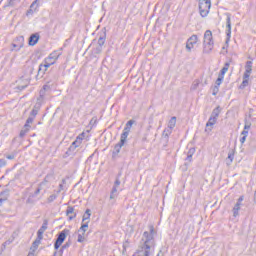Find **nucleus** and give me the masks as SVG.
<instances>
[{"label":"nucleus","instance_id":"f257e3e1","mask_svg":"<svg viewBox=\"0 0 256 256\" xmlns=\"http://www.w3.org/2000/svg\"><path fill=\"white\" fill-rule=\"evenodd\" d=\"M155 227L149 226V232L145 231L138 245V251L132 256H150L151 249H155Z\"/></svg>","mask_w":256,"mask_h":256},{"label":"nucleus","instance_id":"f03ea898","mask_svg":"<svg viewBox=\"0 0 256 256\" xmlns=\"http://www.w3.org/2000/svg\"><path fill=\"white\" fill-rule=\"evenodd\" d=\"M213 47H215V42H213V32H211V30H206L204 33L203 53H211Z\"/></svg>","mask_w":256,"mask_h":256},{"label":"nucleus","instance_id":"7ed1b4c3","mask_svg":"<svg viewBox=\"0 0 256 256\" xmlns=\"http://www.w3.org/2000/svg\"><path fill=\"white\" fill-rule=\"evenodd\" d=\"M211 10V0H199V13L201 17H207Z\"/></svg>","mask_w":256,"mask_h":256},{"label":"nucleus","instance_id":"20e7f679","mask_svg":"<svg viewBox=\"0 0 256 256\" xmlns=\"http://www.w3.org/2000/svg\"><path fill=\"white\" fill-rule=\"evenodd\" d=\"M70 230L69 229H64L62 230L59 234L58 237L54 243V249L57 251L61 245H63L65 239H67V235H69Z\"/></svg>","mask_w":256,"mask_h":256},{"label":"nucleus","instance_id":"39448f33","mask_svg":"<svg viewBox=\"0 0 256 256\" xmlns=\"http://www.w3.org/2000/svg\"><path fill=\"white\" fill-rule=\"evenodd\" d=\"M127 143V138L124 136L120 137V141L114 146V150L112 152V157H117L121 153V149Z\"/></svg>","mask_w":256,"mask_h":256},{"label":"nucleus","instance_id":"423d86ee","mask_svg":"<svg viewBox=\"0 0 256 256\" xmlns=\"http://www.w3.org/2000/svg\"><path fill=\"white\" fill-rule=\"evenodd\" d=\"M87 229H89V221L85 222L81 225V227L79 228L78 232L80 234H78V239L77 242L78 243H83L85 242V233L87 232Z\"/></svg>","mask_w":256,"mask_h":256},{"label":"nucleus","instance_id":"0eeeda50","mask_svg":"<svg viewBox=\"0 0 256 256\" xmlns=\"http://www.w3.org/2000/svg\"><path fill=\"white\" fill-rule=\"evenodd\" d=\"M226 47H229L231 41V14H226Z\"/></svg>","mask_w":256,"mask_h":256},{"label":"nucleus","instance_id":"6e6552de","mask_svg":"<svg viewBox=\"0 0 256 256\" xmlns=\"http://www.w3.org/2000/svg\"><path fill=\"white\" fill-rule=\"evenodd\" d=\"M198 37L197 35H192L186 42V49L187 51H191V49H193V47H195V45H197V41H198Z\"/></svg>","mask_w":256,"mask_h":256},{"label":"nucleus","instance_id":"1a4fd4ad","mask_svg":"<svg viewBox=\"0 0 256 256\" xmlns=\"http://www.w3.org/2000/svg\"><path fill=\"white\" fill-rule=\"evenodd\" d=\"M48 91H51V86L46 84V85L43 86V88L39 92L38 101L40 103H43V101H45V97L47 96Z\"/></svg>","mask_w":256,"mask_h":256},{"label":"nucleus","instance_id":"9d476101","mask_svg":"<svg viewBox=\"0 0 256 256\" xmlns=\"http://www.w3.org/2000/svg\"><path fill=\"white\" fill-rule=\"evenodd\" d=\"M135 124V120H129L124 127L123 133L121 134L122 137L126 139L129 137V133H131V127Z\"/></svg>","mask_w":256,"mask_h":256},{"label":"nucleus","instance_id":"9b49d317","mask_svg":"<svg viewBox=\"0 0 256 256\" xmlns=\"http://www.w3.org/2000/svg\"><path fill=\"white\" fill-rule=\"evenodd\" d=\"M59 52L54 51L49 54L47 58L44 59V61H47L48 63H51L52 65H55L57 63V60L59 59Z\"/></svg>","mask_w":256,"mask_h":256},{"label":"nucleus","instance_id":"f8f14e48","mask_svg":"<svg viewBox=\"0 0 256 256\" xmlns=\"http://www.w3.org/2000/svg\"><path fill=\"white\" fill-rule=\"evenodd\" d=\"M66 215L69 221H73V219L77 217V213H75V208H73V206H68L66 209Z\"/></svg>","mask_w":256,"mask_h":256},{"label":"nucleus","instance_id":"ddd939ff","mask_svg":"<svg viewBox=\"0 0 256 256\" xmlns=\"http://www.w3.org/2000/svg\"><path fill=\"white\" fill-rule=\"evenodd\" d=\"M49 225V221L47 219H45L43 221L42 226L40 227V229L37 231V237H40L43 239V233H45V231H47V227Z\"/></svg>","mask_w":256,"mask_h":256},{"label":"nucleus","instance_id":"4468645a","mask_svg":"<svg viewBox=\"0 0 256 256\" xmlns=\"http://www.w3.org/2000/svg\"><path fill=\"white\" fill-rule=\"evenodd\" d=\"M37 43H39V34L38 33L32 34L29 37V45L31 47H35V45H37Z\"/></svg>","mask_w":256,"mask_h":256},{"label":"nucleus","instance_id":"2eb2a0df","mask_svg":"<svg viewBox=\"0 0 256 256\" xmlns=\"http://www.w3.org/2000/svg\"><path fill=\"white\" fill-rule=\"evenodd\" d=\"M83 137H85V133L80 134L76 137V140L72 142V146L77 149V147H81V143H83Z\"/></svg>","mask_w":256,"mask_h":256},{"label":"nucleus","instance_id":"dca6fc26","mask_svg":"<svg viewBox=\"0 0 256 256\" xmlns=\"http://www.w3.org/2000/svg\"><path fill=\"white\" fill-rule=\"evenodd\" d=\"M43 238L37 236L36 240L32 243L31 251L35 252L39 248V245H41V240Z\"/></svg>","mask_w":256,"mask_h":256},{"label":"nucleus","instance_id":"f3484780","mask_svg":"<svg viewBox=\"0 0 256 256\" xmlns=\"http://www.w3.org/2000/svg\"><path fill=\"white\" fill-rule=\"evenodd\" d=\"M221 114V106H217L213 109L210 117H213L214 119H219V115Z\"/></svg>","mask_w":256,"mask_h":256},{"label":"nucleus","instance_id":"a211bd4d","mask_svg":"<svg viewBox=\"0 0 256 256\" xmlns=\"http://www.w3.org/2000/svg\"><path fill=\"white\" fill-rule=\"evenodd\" d=\"M119 197V191L117 186H113L111 193H110V199H117Z\"/></svg>","mask_w":256,"mask_h":256},{"label":"nucleus","instance_id":"6ab92c4d","mask_svg":"<svg viewBox=\"0 0 256 256\" xmlns=\"http://www.w3.org/2000/svg\"><path fill=\"white\" fill-rule=\"evenodd\" d=\"M231 63L229 62H226L224 64V67L221 69L219 75L222 76V77H225V73H227L229 71V67H230Z\"/></svg>","mask_w":256,"mask_h":256},{"label":"nucleus","instance_id":"aec40b11","mask_svg":"<svg viewBox=\"0 0 256 256\" xmlns=\"http://www.w3.org/2000/svg\"><path fill=\"white\" fill-rule=\"evenodd\" d=\"M175 125H177V117L173 116L168 122V129H175Z\"/></svg>","mask_w":256,"mask_h":256},{"label":"nucleus","instance_id":"412c9836","mask_svg":"<svg viewBox=\"0 0 256 256\" xmlns=\"http://www.w3.org/2000/svg\"><path fill=\"white\" fill-rule=\"evenodd\" d=\"M239 211H241V204L236 203L234 208H233V217H238L239 216Z\"/></svg>","mask_w":256,"mask_h":256},{"label":"nucleus","instance_id":"4be33fe9","mask_svg":"<svg viewBox=\"0 0 256 256\" xmlns=\"http://www.w3.org/2000/svg\"><path fill=\"white\" fill-rule=\"evenodd\" d=\"M89 219H91V210L90 209H86L84 215H83V223H85L86 221H88Z\"/></svg>","mask_w":256,"mask_h":256},{"label":"nucleus","instance_id":"5701e85b","mask_svg":"<svg viewBox=\"0 0 256 256\" xmlns=\"http://www.w3.org/2000/svg\"><path fill=\"white\" fill-rule=\"evenodd\" d=\"M215 123H217V118H213V116H210L208 122L206 123V127H213V125H215Z\"/></svg>","mask_w":256,"mask_h":256},{"label":"nucleus","instance_id":"b1692460","mask_svg":"<svg viewBox=\"0 0 256 256\" xmlns=\"http://www.w3.org/2000/svg\"><path fill=\"white\" fill-rule=\"evenodd\" d=\"M245 69H246L245 70L246 73H251V71H253V62L252 61H247Z\"/></svg>","mask_w":256,"mask_h":256},{"label":"nucleus","instance_id":"393cba45","mask_svg":"<svg viewBox=\"0 0 256 256\" xmlns=\"http://www.w3.org/2000/svg\"><path fill=\"white\" fill-rule=\"evenodd\" d=\"M45 73H47V68H45L43 64H40L38 69V75H40V77H43Z\"/></svg>","mask_w":256,"mask_h":256},{"label":"nucleus","instance_id":"a878e982","mask_svg":"<svg viewBox=\"0 0 256 256\" xmlns=\"http://www.w3.org/2000/svg\"><path fill=\"white\" fill-rule=\"evenodd\" d=\"M171 133H173V129H171V128H166V129H164L162 135H163V137H165L166 139H169V135H171Z\"/></svg>","mask_w":256,"mask_h":256},{"label":"nucleus","instance_id":"bb28decb","mask_svg":"<svg viewBox=\"0 0 256 256\" xmlns=\"http://www.w3.org/2000/svg\"><path fill=\"white\" fill-rule=\"evenodd\" d=\"M107 38V35L104 33L103 36H100L98 39V45L100 47H103L105 45V39Z\"/></svg>","mask_w":256,"mask_h":256},{"label":"nucleus","instance_id":"cd10ccee","mask_svg":"<svg viewBox=\"0 0 256 256\" xmlns=\"http://www.w3.org/2000/svg\"><path fill=\"white\" fill-rule=\"evenodd\" d=\"M37 1H39V0H35V1L30 5V9L27 11V15H29V13H33V9H34V11L37 9Z\"/></svg>","mask_w":256,"mask_h":256},{"label":"nucleus","instance_id":"c85d7f7f","mask_svg":"<svg viewBox=\"0 0 256 256\" xmlns=\"http://www.w3.org/2000/svg\"><path fill=\"white\" fill-rule=\"evenodd\" d=\"M6 159H9L10 161H13L15 157H17V151H13L11 154H5Z\"/></svg>","mask_w":256,"mask_h":256},{"label":"nucleus","instance_id":"c756f323","mask_svg":"<svg viewBox=\"0 0 256 256\" xmlns=\"http://www.w3.org/2000/svg\"><path fill=\"white\" fill-rule=\"evenodd\" d=\"M225 79V76H221V75H218V78H217V80H216V82H215V85L217 86V87H220L221 86V83H223V80Z\"/></svg>","mask_w":256,"mask_h":256},{"label":"nucleus","instance_id":"7c9ffc66","mask_svg":"<svg viewBox=\"0 0 256 256\" xmlns=\"http://www.w3.org/2000/svg\"><path fill=\"white\" fill-rule=\"evenodd\" d=\"M249 85V80H243L242 83L239 86V89L243 90L245 87Z\"/></svg>","mask_w":256,"mask_h":256},{"label":"nucleus","instance_id":"2f4dec72","mask_svg":"<svg viewBox=\"0 0 256 256\" xmlns=\"http://www.w3.org/2000/svg\"><path fill=\"white\" fill-rule=\"evenodd\" d=\"M57 199V194H52L47 198V203H53Z\"/></svg>","mask_w":256,"mask_h":256},{"label":"nucleus","instance_id":"473e14b6","mask_svg":"<svg viewBox=\"0 0 256 256\" xmlns=\"http://www.w3.org/2000/svg\"><path fill=\"white\" fill-rule=\"evenodd\" d=\"M75 146H72V144L70 145V147L68 148V151L66 152V155H71V153L75 152Z\"/></svg>","mask_w":256,"mask_h":256},{"label":"nucleus","instance_id":"72a5a7b5","mask_svg":"<svg viewBox=\"0 0 256 256\" xmlns=\"http://www.w3.org/2000/svg\"><path fill=\"white\" fill-rule=\"evenodd\" d=\"M228 159H229L230 163H233V159H235V154L233 152H229ZM230 163H228V165H230Z\"/></svg>","mask_w":256,"mask_h":256},{"label":"nucleus","instance_id":"f704fd0d","mask_svg":"<svg viewBox=\"0 0 256 256\" xmlns=\"http://www.w3.org/2000/svg\"><path fill=\"white\" fill-rule=\"evenodd\" d=\"M46 70L53 65L51 62H47V60H44V63L42 64Z\"/></svg>","mask_w":256,"mask_h":256},{"label":"nucleus","instance_id":"c9c22d12","mask_svg":"<svg viewBox=\"0 0 256 256\" xmlns=\"http://www.w3.org/2000/svg\"><path fill=\"white\" fill-rule=\"evenodd\" d=\"M251 76V73L244 72L243 74V81H249V77Z\"/></svg>","mask_w":256,"mask_h":256},{"label":"nucleus","instance_id":"e433bc0d","mask_svg":"<svg viewBox=\"0 0 256 256\" xmlns=\"http://www.w3.org/2000/svg\"><path fill=\"white\" fill-rule=\"evenodd\" d=\"M217 93H219V86H214L213 88H212V95H217Z\"/></svg>","mask_w":256,"mask_h":256},{"label":"nucleus","instance_id":"4c0bfd02","mask_svg":"<svg viewBox=\"0 0 256 256\" xmlns=\"http://www.w3.org/2000/svg\"><path fill=\"white\" fill-rule=\"evenodd\" d=\"M39 113V111L37 110V109H32V111L30 112V117H34V119H35V117H37V114Z\"/></svg>","mask_w":256,"mask_h":256},{"label":"nucleus","instance_id":"58836bf2","mask_svg":"<svg viewBox=\"0 0 256 256\" xmlns=\"http://www.w3.org/2000/svg\"><path fill=\"white\" fill-rule=\"evenodd\" d=\"M33 121H35V117L29 116L28 119L26 120V123H27L28 125H31V123H33Z\"/></svg>","mask_w":256,"mask_h":256},{"label":"nucleus","instance_id":"ea45409f","mask_svg":"<svg viewBox=\"0 0 256 256\" xmlns=\"http://www.w3.org/2000/svg\"><path fill=\"white\" fill-rule=\"evenodd\" d=\"M5 165H7V161H5V159H0V169L1 167H5Z\"/></svg>","mask_w":256,"mask_h":256},{"label":"nucleus","instance_id":"a19ab883","mask_svg":"<svg viewBox=\"0 0 256 256\" xmlns=\"http://www.w3.org/2000/svg\"><path fill=\"white\" fill-rule=\"evenodd\" d=\"M27 133H29L27 130L22 129V130L20 131V137H24L25 135H27Z\"/></svg>","mask_w":256,"mask_h":256},{"label":"nucleus","instance_id":"79ce46f5","mask_svg":"<svg viewBox=\"0 0 256 256\" xmlns=\"http://www.w3.org/2000/svg\"><path fill=\"white\" fill-rule=\"evenodd\" d=\"M119 185H121V180H119V178H116L114 182V187H119Z\"/></svg>","mask_w":256,"mask_h":256},{"label":"nucleus","instance_id":"37998d69","mask_svg":"<svg viewBox=\"0 0 256 256\" xmlns=\"http://www.w3.org/2000/svg\"><path fill=\"white\" fill-rule=\"evenodd\" d=\"M30 129H31V124H27L26 122L24 125V130L29 132Z\"/></svg>","mask_w":256,"mask_h":256},{"label":"nucleus","instance_id":"c03bdc74","mask_svg":"<svg viewBox=\"0 0 256 256\" xmlns=\"http://www.w3.org/2000/svg\"><path fill=\"white\" fill-rule=\"evenodd\" d=\"M249 129H251V124H250V123H246V124L244 125V130H245V131H249Z\"/></svg>","mask_w":256,"mask_h":256},{"label":"nucleus","instance_id":"a18cd8bd","mask_svg":"<svg viewBox=\"0 0 256 256\" xmlns=\"http://www.w3.org/2000/svg\"><path fill=\"white\" fill-rule=\"evenodd\" d=\"M241 135H242V137H247V135H249V130H243L241 132Z\"/></svg>","mask_w":256,"mask_h":256},{"label":"nucleus","instance_id":"49530a36","mask_svg":"<svg viewBox=\"0 0 256 256\" xmlns=\"http://www.w3.org/2000/svg\"><path fill=\"white\" fill-rule=\"evenodd\" d=\"M195 154V148H190L187 155H194Z\"/></svg>","mask_w":256,"mask_h":256},{"label":"nucleus","instance_id":"de8ad7c7","mask_svg":"<svg viewBox=\"0 0 256 256\" xmlns=\"http://www.w3.org/2000/svg\"><path fill=\"white\" fill-rule=\"evenodd\" d=\"M245 141H247V136H242L240 138V143L243 145V143H245Z\"/></svg>","mask_w":256,"mask_h":256},{"label":"nucleus","instance_id":"09e8293b","mask_svg":"<svg viewBox=\"0 0 256 256\" xmlns=\"http://www.w3.org/2000/svg\"><path fill=\"white\" fill-rule=\"evenodd\" d=\"M70 243L69 242H66L63 246H62V249H69V247H70Z\"/></svg>","mask_w":256,"mask_h":256},{"label":"nucleus","instance_id":"8fccbe9b","mask_svg":"<svg viewBox=\"0 0 256 256\" xmlns=\"http://www.w3.org/2000/svg\"><path fill=\"white\" fill-rule=\"evenodd\" d=\"M41 186H39L36 190H35V192H34V195H39V193H41Z\"/></svg>","mask_w":256,"mask_h":256},{"label":"nucleus","instance_id":"3c124183","mask_svg":"<svg viewBox=\"0 0 256 256\" xmlns=\"http://www.w3.org/2000/svg\"><path fill=\"white\" fill-rule=\"evenodd\" d=\"M243 199H244V197L240 196L236 203H239V205H241V203H243Z\"/></svg>","mask_w":256,"mask_h":256},{"label":"nucleus","instance_id":"603ef678","mask_svg":"<svg viewBox=\"0 0 256 256\" xmlns=\"http://www.w3.org/2000/svg\"><path fill=\"white\" fill-rule=\"evenodd\" d=\"M191 159H193V156L191 154H187L186 161L191 162Z\"/></svg>","mask_w":256,"mask_h":256},{"label":"nucleus","instance_id":"864d4df0","mask_svg":"<svg viewBox=\"0 0 256 256\" xmlns=\"http://www.w3.org/2000/svg\"><path fill=\"white\" fill-rule=\"evenodd\" d=\"M63 251H65V250L61 247L60 250L58 251V255L62 256L63 255Z\"/></svg>","mask_w":256,"mask_h":256},{"label":"nucleus","instance_id":"5fc2aeb1","mask_svg":"<svg viewBox=\"0 0 256 256\" xmlns=\"http://www.w3.org/2000/svg\"><path fill=\"white\" fill-rule=\"evenodd\" d=\"M63 189V184H60L59 185V190H58V193H61V190Z\"/></svg>","mask_w":256,"mask_h":256},{"label":"nucleus","instance_id":"6e6d98bb","mask_svg":"<svg viewBox=\"0 0 256 256\" xmlns=\"http://www.w3.org/2000/svg\"><path fill=\"white\" fill-rule=\"evenodd\" d=\"M3 203H5V199L0 198V207H1V205H3Z\"/></svg>","mask_w":256,"mask_h":256},{"label":"nucleus","instance_id":"4d7b16f0","mask_svg":"<svg viewBox=\"0 0 256 256\" xmlns=\"http://www.w3.org/2000/svg\"><path fill=\"white\" fill-rule=\"evenodd\" d=\"M26 87H27V85H25V86H21V85H19V86H18V89L23 90V89H25Z\"/></svg>","mask_w":256,"mask_h":256},{"label":"nucleus","instance_id":"13d9d810","mask_svg":"<svg viewBox=\"0 0 256 256\" xmlns=\"http://www.w3.org/2000/svg\"><path fill=\"white\" fill-rule=\"evenodd\" d=\"M27 256H35V252L32 250V252H29Z\"/></svg>","mask_w":256,"mask_h":256},{"label":"nucleus","instance_id":"bf43d9fd","mask_svg":"<svg viewBox=\"0 0 256 256\" xmlns=\"http://www.w3.org/2000/svg\"><path fill=\"white\" fill-rule=\"evenodd\" d=\"M53 256H59V253L58 252H54Z\"/></svg>","mask_w":256,"mask_h":256},{"label":"nucleus","instance_id":"052dcab7","mask_svg":"<svg viewBox=\"0 0 256 256\" xmlns=\"http://www.w3.org/2000/svg\"><path fill=\"white\" fill-rule=\"evenodd\" d=\"M123 247H124V251H126V249H127V246H125V244L123 245Z\"/></svg>","mask_w":256,"mask_h":256},{"label":"nucleus","instance_id":"680f3d73","mask_svg":"<svg viewBox=\"0 0 256 256\" xmlns=\"http://www.w3.org/2000/svg\"><path fill=\"white\" fill-rule=\"evenodd\" d=\"M222 49H226V47L224 46Z\"/></svg>","mask_w":256,"mask_h":256}]
</instances>
